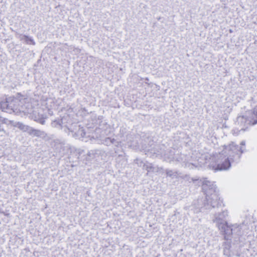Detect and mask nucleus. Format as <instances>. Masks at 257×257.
<instances>
[{"label": "nucleus", "mask_w": 257, "mask_h": 257, "mask_svg": "<svg viewBox=\"0 0 257 257\" xmlns=\"http://www.w3.org/2000/svg\"><path fill=\"white\" fill-rule=\"evenodd\" d=\"M182 179L185 182H192L196 185L202 186L203 192L206 195L205 199H199L194 204V206L191 209L193 210L194 213L224 206L216 192V185L207 178L199 179L197 178H191L189 175H185L182 177Z\"/></svg>", "instance_id": "obj_1"}, {"label": "nucleus", "mask_w": 257, "mask_h": 257, "mask_svg": "<svg viewBox=\"0 0 257 257\" xmlns=\"http://www.w3.org/2000/svg\"><path fill=\"white\" fill-rule=\"evenodd\" d=\"M245 152V141H242L239 145L231 142L227 146H224L223 150L212 157L215 164L210 165L209 167L215 171H227L230 168L232 163L240 162L242 154Z\"/></svg>", "instance_id": "obj_2"}, {"label": "nucleus", "mask_w": 257, "mask_h": 257, "mask_svg": "<svg viewBox=\"0 0 257 257\" xmlns=\"http://www.w3.org/2000/svg\"><path fill=\"white\" fill-rule=\"evenodd\" d=\"M235 123L238 127H236L232 130L233 134L238 135L240 132H244L247 128L249 124L254 125L257 123V119L251 114V111L247 112V115L238 116Z\"/></svg>", "instance_id": "obj_3"}, {"label": "nucleus", "mask_w": 257, "mask_h": 257, "mask_svg": "<svg viewBox=\"0 0 257 257\" xmlns=\"http://www.w3.org/2000/svg\"><path fill=\"white\" fill-rule=\"evenodd\" d=\"M228 215L227 210L224 209L220 212L216 213L214 214V219L213 222L216 223V225L221 232L225 231V229L227 228V231H230V229L228 227V224L226 221V218Z\"/></svg>", "instance_id": "obj_4"}, {"label": "nucleus", "mask_w": 257, "mask_h": 257, "mask_svg": "<svg viewBox=\"0 0 257 257\" xmlns=\"http://www.w3.org/2000/svg\"><path fill=\"white\" fill-rule=\"evenodd\" d=\"M145 151L146 154L150 157H162L165 151V147L164 145L154 144L153 143L149 148L146 147Z\"/></svg>", "instance_id": "obj_5"}, {"label": "nucleus", "mask_w": 257, "mask_h": 257, "mask_svg": "<svg viewBox=\"0 0 257 257\" xmlns=\"http://www.w3.org/2000/svg\"><path fill=\"white\" fill-rule=\"evenodd\" d=\"M67 130L72 133L73 137L77 139L83 138L85 135V132L83 127H81L78 123L72 122L71 119Z\"/></svg>", "instance_id": "obj_6"}, {"label": "nucleus", "mask_w": 257, "mask_h": 257, "mask_svg": "<svg viewBox=\"0 0 257 257\" xmlns=\"http://www.w3.org/2000/svg\"><path fill=\"white\" fill-rule=\"evenodd\" d=\"M243 227V224L228 225V228L230 229V231L227 230V228L225 229V231H223L222 233L224 235V239L226 240L230 239L231 236L232 234H236L238 236L242 235V232L241 230Z\"/></svg>", "instance_id": "obj_7"}, {"label": "nucleus", "mask_w": 257, "mask_h": 257, "mask_svg": "<svg viewBox=\"0 0 257 257\" xmlns=\"http://www.w3.org/2000/svg\"><path fill=\"white\" fill-rule=\"evenodd\" d=\"M70 119L71 118L70 115L66 114L61 118L53 120L51 123V125L54 127L58 128H63L64 127L65 129H67ZM65 131L67 132L66 130H65Z\"/></svg>", "instance_id": "obj_8"}, {"label": "nucleus", "mask_w": 257, "mask_h": 257, "mask_svg": "<svg viewBox=\"0 0 257 257\" xmlns=\"http://www.w3.org/2000/svg\"><path fill=\"white\" fill-rule=\"evenodd\" d=\"M135 162L141 166L142 164H143V169L146 170L148 172L157 173L159 172L163 169L162 167H159L157 166H154L153 164L146 162L143 163L142 161L140 159H136L135 160Z\"/></svg>", "instance_id": "obj_9"}, {"label": "nucleus", "mask_w": 257, "mask_h": 257, "mask_svg": "<svg viewBox=\"0 0 257 257\" xmlns=\"http://www.w3.org/2000/svg\"><path fill=\"white\" fill-rule=\"evenodd\" d=\"M25 99V96L18 93L16 96H11L8 98V100L10 101V103L14 105V110L17 109L19 107L23 104V101Z\"/></svg>", "instance_id": "obj_10"}, {"label": "nucleus", "mask_w": 257, "mask_h": 257, "mask_svg": "<svg viewBox=\"0 0 257 257\" xmlns=\"http://www.w3.org/2000/svg\"><path fill=\"white\" fill-rule=\"evenodd\" d=\"M29 117L31 119L43 125L45 124V119L47 118L46 114L40 113L37 110H34L30 113Z\"/></svg>", "instance_id": "obj_11"}, {"label": "nucleus", "mask_w": 257, "mask_h": 257, "mask_svg": "<svg viewBox=\"0 0 257 257\" xmlns=\"http://www.w3.org/2000/svg\"><path fill=\"white\" fill-rule=\"evenodd\" d=\"M68 148V146L66 145L64 142H60L59 141H57L55 143L54 149L55 152L60 156L64 155L66 153V151Z\"/></svg>", "instance_id": "obj_12"}, {"label": "nucleus", "mask_w": 257, "mask_h": 257, "mask_svg": "<svg viewBox=\"0 0 257 257\" xmlns=\"http://www.w3.org/2000/svg\"><path fill=\"white\" fill-rule=\"evenodd\" d=\"M179 155V151H176L175 149H171L164 151L163 158L164 159L169 162L174 161L175 156Z\"/></svg>", "instance_id": "obj_13"}, {"label": "nucleus", "mask_w": 257, "mask_h": 257, "mask_svg": "<svg viewBox=\"0 0 257 257\" xmlns=\"http://www.w3.org/2000/svg\"><path fill=\"white\" fill-rule=\"evenodd\" d=\"M174 161H177L178 162L181 163H184L186 165L187 164L193 165L192 163L190 162L189 160V157L185 155L182 154L179 152L178 156H175L174 158Z\"/></svg>", "instance_id": "obj_14"}, {"label": "nucleus", "mask_w": 257, "mask_h": 257, "mask_svg": "<svg viewBox=\"0 0 257 257\" xmlns=\"http://www.w3.org/2000/svg\"><path fill=\"white\" fill-rule=\"evenodd\" d=\"M1 104L2 105L1 109L3 111L10 112L11 111H14V105H12V104L10 103L8 98L6 99V101L1 102Z\"/></svg>", "instance_id": "obj_15"}, {"label": "nucleus", "mask_w": 257, "mask_h": 257, "mask_svg": "<svg viewBox=\"0 0 257 257\" xmlns=\"http://www.w3.org/2000/svg\"><path fill=\"white\" fill-rule=\"evenodd\" d=\"M165 172L167 177H169L173 179H177L180 174V173L176 170H171L169 169H166Z\"/></svg>", "instance_id": "obj_16"}, {"label": "nucleus", "mask_w": 257, "mask_h": 257, "mask_svg": "<svg viewBox=\"0 0 257 257\" xmlns=\"http://www.w3.org/2000/svg\"><path fill=\"white\" fill-rule=\"evenodd\" d=\"M114 153L116 154V155L118 154V158L116 159V162H118L119 161L118 159H121V161H122V165H125L126 164V160L124 158L123 154H119V153H122V148L120 149L119 148H116L114 149Z\"/></svg>", "instance_id": "obj_17"}, {"label": "nucleus", "mask_w": 257, "mask_h": 257, "mask_svg": "<svg viewBox=\"0 0 257 257\" xmlns=\"http://www.w3.org/2000/svg\"><path fill=\"white\" fill-rule=\"evenodd\" d=\"M29 134L31 135L36 136V137H41L45 135V133L43 131H42L39 130H36L33 128H31L29 130Z\"/></svg>", "instance_id": "obj_18"}, {"label": "nucleus", "mask_w": 257, "mask_h": 257, "mask_svg": "<svg viewBox=\"0 0 257 257\" xmlns=\"http://www.w3.org/2000/svg\"><path fill=\"white\" fill-rule=\"evenodd\" d=\"M103 118L102 116H98L97 119H95V121L93 122V124L95 126L98 125L100 127H101L102 124H106V122L103 121Z\"/></svg>", "instance_id": "obj_19"}, {"label": "nucleus", "mask_w": 257, "mask_h": 257, "mask_svg": "<svg viewBox=\"0 0 257 257\" xmlns=\"http://www.w3.org/2000/svg\"><path fill=\"white\" fill-rule=\"evenodd\" d=\"M24 41L26 44L32 45H35V42L32 37H29L26 35Z\"/></svg>", "instance_id": "obj_20"}, {"label": "nucleus", "mask_w": 257, "mask_h": 257, "mask_svg": "<svg viewBox=\"0 0 257 257\" xmlns=\"http://www.w3.org/2000/svg\"><path fill=\"white\" fill-rule=\"evenodd\" d=\"M230 244L225 243L224 244V254L227 256H229L230 255Z\"/></svg>", "instance_id": "obj_21"}, {"label": "nucleus", "mask_w": 257, "mask_h": 257, "mask_svg": "<svg viewBox=\"0 0 257 257\" xmlns=\"http://www.w3.org/2000/svg\"><path fill=\"white\" fill-rule=\"evenodd\" d=\"M103 141L104 144H105L106 146H109L112 144H114L115 139H111L110 138H106Z\"/></svg>", "instance_id": "obj_22"}, {"label": "nucleus", "mask_w": 257, "mask_h": 257, "mask_svg": "<svg viewBox=\"0 0 257 257\" xmlns=\"http://www.w3.org/2000/svg\"><path fill=\"white\" fill-rule=\"evenodd\" d=\"M15 36L16 38L19 39L21 41H24L26 35L20 34L18 32H15Z\"/></svg>", "instance_id": "obj_23"}, {"label": "nucleus", "mask_w": 257, "mask_h": 257, "mask_svg": "<svg viewBox=\"0 0 257 257\" xmlns=\"http://www.w3.org/2000/svg\"><path fill=\"white\" fill-rule=\"evenodd\" d=\"M15 36L16 38L19 39L21 41H24L26 35L20 34L18 32H15Z\"/></svg>", "instance_id": "obj_24"}, {"label": "nucleus", "mask_w": 257, "mask_h": 257, "mask_svg": "<svg viewBox=\"0 0 257 257\" xmlns=\"http://www.w3.org/2000/svg\"><path fill=\"white\" fill-rule=\"evenodd\" d=\"M251 114L257 119V105L255 107L253 111H251Z\"/></svg>", "instance_id": "obj_25"}, {"label": "nucleus", "mask_w": 257, "mask_h": 257, "mask_svg": "<svg viewBox=\"0 0 257 257\" xmlns=\"http://www.w3.org/2000/svg\"><path fill=\"white\" fill-rule=\"evenodd\" d=\"M112 144L114 145V146L116 147V148H119L120 149H121V143L120 142L116 141L115 140L114 144Z\"/></svg>", "instance_id": "obj_26"}, {"label": "nucleus", "mask_w": 257, "mask_h": 257, "mask_svg": "<svg viewBox=\"0 0 257 257\" xmlns=\"http://www.w3.org/2000/svg\"><path fill=\"white\" fill-rule=\"evenodd\" d=\"M3 131H4V128H3V125L1 124H0V132Z\"/></svg>", "instance_id": "obj_27"}, {"label": "nucleus", "mask_w": 257, "mask_h": 257, "mask_svg": "<svg viewBox=\"0 0 257 257\" xmlns=\"http://www.w3.org/2000/svg\"><path fill=\"white\" fill-rule=\"evenodd\" d=\"M93 152H94V151H91L90 152H89L88 153V155L91 156V154H93Z\"/></svg>", "instance_id": "obj_28"}, {"label": "nucleus", "mask_w": 257, "mask_h": 257, "mask_svg": "<svg viewBox=\"0 0 257 257\" xmlns=\"http://www.w3.org/2000/svg\"><path fill=\"white\" fill-rule=\"evenodd\" d=\"M146 80H148V78H146Z\"/></svg>", "instance_id": "obj_29"}]
</instances>
